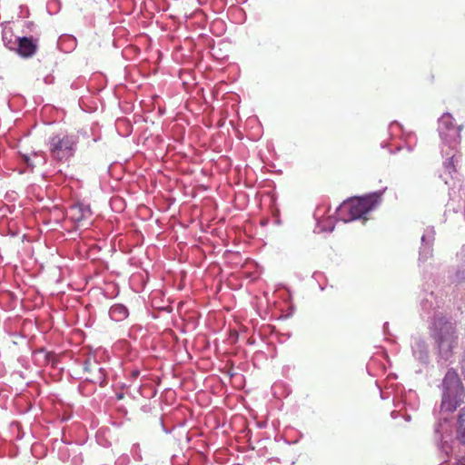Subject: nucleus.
Instances as JSON below:
<instances>
[{
    "label": "nucleus",
    "instance_id": "obj_11",
    "mask_svg": "<svg viewBox=\"0 0 465 465\" xmlns=\"http://www.w3.org/2000/svg\"><path fill=\"white\" fill-rule=\"evenodd\" d=\"M22 158L24 160V162L30 167H34V162L31 160V156L29 154H23L22 155Z\"/></svg>",
    "mask_w": 465,
    "mask_h": 465
},
{
    "label": "nucleus",
    "instance_id": "obj_3",
    "mask_svg": "<svg viewBox=\"0 0 465 465\" xmlns=\"http://www.w3.org/2000/svg\"><path fill=\"white\" fill-rule=\"evenodd\" d=\"M76 139L72 135H54L50 139V153L53 159L64 162L74 156Z\"/></svg>",
    "mask_w": 465,
    "mask_h": 465
},
{
    "label": "nucleus",
    "instance_id": "obj_2",
    "mask_svg": "<svg viewBox=\"0 0 465 465\" xmlns=\"http://www.w3.org/2000/svg\"><path fill=\"white\" fill-rule=\"evenodd\" d=\"M434 339L440 353L448 358L452 354L453 349L458 345L456 326L453 322L443 318L435 322Z\"/></svg>",
    "mask_w": 465,
    "mask_h": 465
},
{
    "label": "nucleus",
    "instance_id": "obj_4",
    "mask_svg": "<svg viewBox=\"0 0 465 465\" xmlns=\"http://www.w3.org/2000/svg\"><path fill=\"white\" fill-rule=\"evenodd\" d=\"M443 386L446 391L444 393H448V397L453 396L456 398L460 396L463 391V386L459 375L454 371H449L446 373L443 379Z\"/></svg>",
    "mask_w": 465,
    "mask_h": 465
},
{
    "label": "nucleus",
    "instance_id": "obj_15",
    "mask_svg": "<svg viewBox=\"0 0 465 465\" xmlns=\"http://www.w3.org/2000/svg\"><path fill=\"white\" fill-rule=\"evenodd\" d=\"M460 465H465V464H463V463H460Z\"/></svg>",
    "mask_w": 465,
    "mask_h": 465
},
{
    "label": "nucleus",
    "instance_id": "obj_7",
    "mask_svg": "<svg viewBox=\"0 0 465 465\" xmlns=\"http://www.w3.org/2000/svg\"><path fill=\"white\" fill-rule=\"evenodd\" d=\"M84 370L85 372L90 374L86 379L92 382L104 381V374L103 373V369L99 367L95 361H92L90 359H87L84 361Z\"/></svg>",
    "mask_w": 465,
    "mask_h": 465
},
{
    "label": "nucleus",
    "instance_id": "obj_13",
    "mask_svg": "<svg viewBox=\"0 0 465 465\" xmlns=\"http://www.w3.org/2000/svg\"><path fill=\"white\" fill-rule=\"evenodd\" d=\"M32 155H33L34 157H38V156H39V155L37 154V153H32Z\"/></svg>",
    "mask_w": 465,
    "mask_h": 465
},
{
    "label": "nucleus",
    "instance_id": "obj_10",
    "mask_svg": "<svg viewBox=\"0 0 465 465\" xmlns=\"http://www.w3.org/2000/svg\"><path fill=\"white\" fill-rule=\"evenodd\" d=\"M111 313L114 314L115 312H120V313H123L124 316H125L127 314V311L126 309L122 306V305H115V306H113L110 310Z\"/></svg>",
    "mask_w": 465,
    "mask_h": 465
},
{
    "label": "nucleus",
    "instance_id": "obj_14",
    "mask_svg": "<svg viewBox=\"0 0 465 465\" xmlns=\"http://www.w3.org/2000/svg\"><path fill=\"white\" fill-rule=\"evenodd\" d=\"M134 376H137V375H138V372H137V371L134 372Z\"/></svg>",
    "mask_w": 465,
    "mask_h": 465
},
{
    "label": "nucleus",
    "instance_id": "obj_12",
    "mask_svg": "<svg viewBox=\"0 0 465 465\" xmlns=\"http://www.w3.org/2000/svg\"><path fill=\"white\" fill-rule=\"evenodd\" d=\"M116 398L118 400H122L124 398L123 394H117Z\"/></svg>",
    "mask_w": 465,
    "mask_h": 465
},
{
    "label": "nucleus",
    "instance_id": "obj_8",
    "mask_svg": "<svg viewBox=\"0 0 465 465\" xmlns=\"http://www.w3.org/2000/svg\"><path fill=\"white\" fill-rule=\"evenodd\" d=\"M458 437L465 444V408L461 410L459 417Z\"/></svg>",
    "mask_w": 465,
    "mask_h": 465
},
{
    "label": "nucleus",
    "instance_id": "obj_1",
    "mask_svg": "<svg viewBox=\"0 0 465 465\" xmlns=\"http://www.w3.org/2000/svg\"><path fill=\"white\" fill-rule=\"evenodd\" d=\"M381 193H374L363 197H355L343 202L339 211L341 214H347V221L366 219L365 215L381 202Z\"/></svg>",
    "mask_w": 465,
    "mask_h": 465
},
{
    "label": "nucleus",
    "instance_id": "obj_6",
    "mask_svg": "<svg viewBox=\"0 0 465 465\" xmlns=\"http://www.w3.org/2000/svg\"><path fill=\"white\" fill-rule=\"evenodd\" d=\"M37 51V41L32 37H19L17 39V54L24 57L29 58L35 55Z\"/></svg>",
    "mask_w": 465,
    "mask_h": 465
},
{
    "label": "nucleus",
    "instance_id": "obj_5",
    "mask_svg": "<svg viewBox=\"0 0 465 465\" xmlns=\"http://www.w3.org/2000/svg\"><path fill=\"white\" fill-rule=\"evenodd\" d=\"M67 216L74 223H81L91 218L92 211L89 206L83 203H74L69 207Z\"/></svg>",
    "mask_w": 465,
    "mask_h": 465
},
{
    "label": "nucleus",
    "instance_id": "obj_9",
    "mask_svg": "<svg viewBox=\"0 0 465 465\" xmlns=\"http://www.w3.org/2000/svg\"><path fill=\"white\" fill-rule=\"evenodd\" d=\"M452 396L448 397V393L443 394L442 401H441V409L446 411H453L457 408V401L452 402L451 401Z\"/></svg>",
    "mask_w": 465,
    "mask_h": 465
}]
</instances>
